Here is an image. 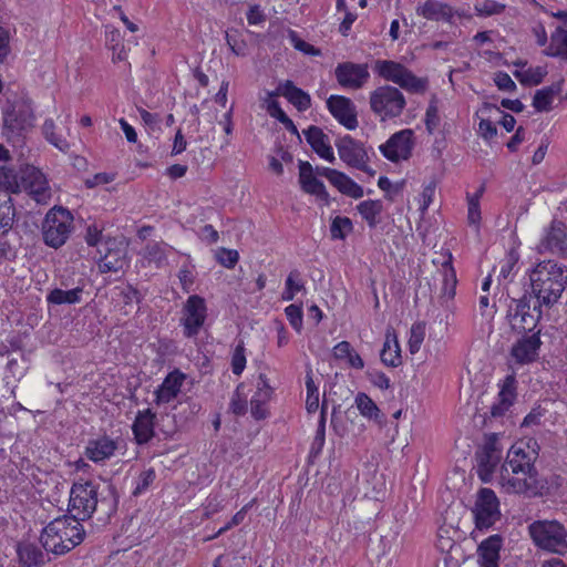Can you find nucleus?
<instances>
[{"mask_svg":"<svg viewBox=\"0 0 567 567\" xmlns=\"http://www.w3.org/2000/svg\"><path fill=\"white\" fill-rule=\"evenodd\" d=\"M238 259L239 255L237 250L221 248L217 252V260L226 268H234L235 265L238 262Z\"/></svg>","mask_w":567,"mask_h":567,"instance_id":"e2e57ef3","label":"nucleus"},{"mask_svg":"<svg viewBox=\"0 0 567 567\" xmlns=\"http://www.w3.org/2000/svg\"><path fill=\"white\" fill-rule=\"evenodd\" d=\"M516 400V379L507 375L501 386L496 401L492 404L489 415L492 419L503 417Z\"/></svg>","mask_w":567,"mask_h":567,"instance_id":"412c9836","label":"nucleus"},{"mask_svg":"<svg viewBox=\"0 0 567 567\" xmlns=\"http://www.w3.org/2000/svg\"><path fill=\"white\" fill-rule=\"evenodd\" d=\"M530 296L538 308L556 305L567 286L566 269L554 260L538 262L529 272Z\"/></svg>","mask_w":567,"mask_h":567,"instance_id":"7ed1b4c3","label":"nucleus"},{"mask_svg":"<svg viewBox=\"0 0 567 567\" xmlns=\"http://www.w3.org/2000/svg\"><path fill=\"white\" fill-rule=\"evenodd\" d=\"M534 313L532 311L525 312V316L522 315L519 319L511 322V327L518 332H533L536 329L540 318H542V308H538V305L534 306Z\"/></svg>","mask_w":567,"mask_h":567,"instance_id":"4c0bfd02","label":"nucleus"},{"mask_svg":"<svg viewBox=\"0 0 567 567\" xmlns=\"http://www.w3.org/2000/svg\"><path fill=\"white\" fill-rule=\"evenodd\" d=\"M106 44L113 51V62L126 60L127 54L121 40V33L117 29L113 28L106 31Z\"/></svg>","mask_w":567,"mask_h":567,"instance_id":"79ce46f5","label":"nucleus"},{"mask_svg":"<svg viewBox=\"0 0 567 567\" xmlns=\"http://www.w3.org/2000/svg\"><path fill=\"white\" fill-rule=\"evenodd\" d=\"M288 38L296 50L308 55L317 56L321 54V51L319 49L315 48L313 45L309 44L308 42L299 38L296 31L290 30L288 33Z\"/></svg>","mask_w":567,"mask_h":567,"instance_id":"4d7b16f0","label":"nucleus"},{"mask_svg":"<svg viewBox=\"0 0 567 567\" xmlns=\"http://www.w3.org/2000/svg\"><path fill=\"white\" fill-rule=\"evenodd\" d=\"M244 389V383L238 384L230 400L229 410L235 415H244L247 412V396Z\"/></svg>","mask_w":567,"mask_h":567,"instance_id":"3c124183","label":"nucleus"},{"mask_svg":"<svg viewBox=\"0 0 567 567\" xmlns=\"http://www.w3.org/2000/svg\"><path fill=\"white\" fill-rule=\"evenodd\" d=\"M181 324L186 338H196L207 318V307L205 299L198 295H192L187 298L182 309Z\"/></svg>","mask_w":567,"mask_h":567,"instance_id":"9b49d317","label":"nucleus"},{"mask_svg":"<svg viewBox=\"0 0 567 567\" xmlns=\"http://www.w3.org/2000/svg\"><path fill=\"white\" fill-rule=\"evenodd\" d=\"M477 457V474L483 482H488L502 458V450L496 434L489 435Z\"/></svg>","mask_w":567,"mask_h":567,"instance_id":"4468645a","label":"nucleus"},{"mask_svg":"<svg viewBox=\"0 0 567 567\" xmlns=\"http://www.w3.org/2000/svg\"><path fill=\"white\" fill-rule=\"evenodd\" d=\"M42 134L44 138L54 147L63 153L69 152L70 143L66 138L56 133V125L52 118H47L42 125Z\"/></svg>","mask_w":567,"mask_h":567,"instance_id":"58836bf2","label":"nucleus"},{"mask_svg":"<svg viewBox=\"0 0 567 567\" xmlns=\"http://www.w3.org/2000/svg\"><path fill=\"white\" fill-rule=\"evenodd\" d=\"M117 443L107 436L89 441L85 447V456L95 463L103 462L114 455Z\"/></svg>","mask_w":567,"mask_h":567,"instance_id":"bb28decb","label":"nucleus"},{"mask_svg":"<svg viewBox=\"0 0 567 567\" xmlns=\"http://www.w3.org/2000/svg\"><path fill=\"white\" fill-rule=\"evenodd\" d=\"M476 527L487 529L499 519V502L491 488H481L474 507Z\"/></svg>","mask_w":567,"mask_h":567,"instance_id":"ddd939ff","label":"nucleus"},{"mask_svg":"<svg viewBox=\"0 0 567 567\" xmlns=\"http://www.w3.org/2000/svg\"><path fill=\"white\" fill-rule=\"evenodd\" d=\"M73 229V216L63 207L51 208L42 223L45 245L52 248L63 246Z\"/></svg>","mask_w":567,"mask_h":567,"instance_id":"6e6552de","label":"nucleus"},{"mask_svg":"<svg viewBox=\"0 0 567 567\" xmlns=\"http://www.w3.org/2000/svg\"><path fill=\"white\" fill-rule=\"evenodd\" d=\"M518 260L519 254L515 249H511L506 254L505 258L502 259L499 262V277L503 279H507L512 275Z\"/></svg>","mask_w":567,"mask_h":567,"instance_id":"5fc2aeb1","label":"nucleus"},{"mask_svg":"<svg viewBox=\"0 0 567 567\" xmlns=\"http://www.w3.org/2000/svg\"><path fill=\"white\" fill-rule=\"evenodd\" d=\"M405 105V97L398 87L383 85L370 93V107L382 121L400 116Z\"/></svg>","mask_w":567,"mask_h":567,"instance_id":"1a4fd4ad","label":"nucleus"},{"mask_svg":"<svg viewBox=\"0 0 567 567\" xmlns=\"http://www.w3.org/2000/svg\"><path fill=\"white\" fill-rule=\"evenodd\" d=\"M561 92V82L554 83L549 86L536 91L533 99V106L538 112H548L555 97Z\"/></svg>","mask_w":567,"mask_h":567,"instance_id":"473e14b6","label":"nucleus"},{"mask_svg":"<svg viewBox=\"0 0 567 567\" xmlns=\"http://www.w3.org/2000/svg\"><path fill=\"white\" fill-rule=\"evenodd\" d=\"M305 290V284L301 279L299 270H291L286 279L285 289L281 295L284 301H290L295 298L296 293Z\"/></svg>","mask_w":567,"mask_h":567,"instance_id":"a19ab883","label":"nucleus"},{"mask_svg":"<svg viewBox=\"0 0 567 567\" xmlns=\"http://www.w3.org/2000/svg\"><path fill=\"white\" fill-rule=\"evenodd\" d=\"M246 367V355H245V347L244 342L240 341L233 353L231 357V371L236 375H240Z\"/></svg>","mask_w":567,"mask_h":567,"instance_id":"13d9d810","label":"nucleus"},{"mask_svg":"<svg viewBox=\"0 0 567 567\" xmlns=\"http://www.w3.org/2000/svg\"><path fill=\"white\" fill-rule=\"evenodd\" d=\"M354 404L362 416L373 420L378 424L383 423L384 416L381 410L368 394L359 392L355 395Z\"/></svg>","mask_w":567,"mask_h":567,"instance_id":"72a5a7b5","label":"nucleus"},{"mask_svg":"<svg viewBox=\"0 0 567 567\" xmlns=\"http://www.w3.org/2000/svg\"><path fill=\"white\" fill-rule=\"evenodd\" d=\"M528 534L539 549L564 556L567 554V530L558 520H535Z\"/></svg>","mask_w":567,"mask_h":567,"instance_id":"39448f33","label":"nucleus"},{"mask_svg":"<svg viewBox=\"0 0 567 567\" xmlns=\"http://www.w3.org/2000/svg\"><path fill=\"white\" fill-rule=\"evenodd\" d=\"M34 114L30 102L19 100L3 111V135L12 143L21 142L23 134L33 126Z\"/></svg>","mask_w":567,"mask_h":567,"instance_id":"0eeeda50","label":"nucleus"},{"mask_svg":"<svg viewBox=\"0 0 567 567\" xmlns=\"http://www.w3.org/2000/svg\"><path fill=\"white\" fill-rule=\"evenodd\" d=\"M303 135L311 148L321 158L330 163L336 162L333 150L330 145V138L320 127L311 125L307 130H303Z\"/></svg>","mask_w":567,"mask_h":567,"instance_id":"5701e85b","label":"nucleus"},{"mask_svg":"<svg viewBox=\"0 0 567 567\" xmlns=\"http://www.w3.org/2000/svg\"><path fill=\"white\" fill-rule=\"evenodd\" d=\"M156 474L153 468L143 471L136 482V486L133 491L134 495L144 493L155 481Z\"/></svg>","mask_w":567,"mask_h":567,"instance_id":"052dcab7","label":"nucleus"},{"mask_svg":"<svg viewBox=\"0 0 567 567\" xmlns=\"http://www.w3.org/2000/svg\"><path fill=\"white\" fill-rule=\"evenodd\" d=\"M247 20L248 23L251 25L260 24L266 21V14L261 10L260 6L254 4L249 7V10L247 12Z\"/></svg>","mask_w":567,"mask_h":567,"instance_id":"774afa93","label":"nucleus"},{"mask_svg":"<svg viewBox=\"0 0 567 567\" xmlns=\"http://www.w3.org/2000/svg\"><path fill=\"white\" fill-rule=\"evenodd\" d=\"M474 10L480 17H489L502 13L505 10V4L494 0H477Z\"/></svg>","mask_w":567,"mask_h":567,"instance_id":"603ef678","label":"nucleus"},{"mask_svg":"<svg viewBox=\"0 0 567 567\" xmlns=\"http://www.w3.org/2000/svg\"><path fill=\"white\" fill-rule=\"evenodd\" d=\"M502 538L493 535L483 540L478 546L480 567H498Z\"/></svg>","mask_w":567,"mask_h":567,"instance_id":"cd10ccee","label":"nucleus"},{"mask_svg":"<svg viewBox=\"0 0 567 567\" xmlns=\"http://www.w3.org/2000/svg\"><path fill=\"white\" fill-rule=\"evenodd\" d=\"M0 186L12 193H19L20 175L6 164L0 165Z\"/></svg>","mask_w":567,"mask_h":567,"instance_id":"49530a36","label":"nucleus"},{"mask_svg":"<svg viewBox=\"0 0 567 567\" xmlns=\"http://www.w3.org/2000/svg\"><path fill=\"white\" fill-rule=\"evenodd\" d=\"M416 13L427 20L452 22L455 11L440 0H425L416 8Z\"/></svg>","mask_w":567,"mask_h":567,"instance_id":"a878e982","label":"nucleus"},{"mask_svg":"<svg viewBox=\"0 0 567 567\" xmlns=\"http://www.w3.org/2000/svg\"><path fill=\"white\" fill-rule=\"evenodd\" d=\"M338 83L344 89H361L370 79L367 64L353 62L339 63L334 70Z\"/></svg>","mask_w":567,"mask_h":567,"instance_id":"dca6fc26","label":"nucleus"},{"mask_svg":"<svg viewBox=\"0 0 567 567\" xmlns=\"http://www.w3.org/2000/svg\"><path fill=\"white\" fill-rule=\"evenodd\" d=\"M467 220L470 225H474L478 228L481 221V208L477 198H468V212Z\"/></svg>","mask_w":567,"mask_h":567,"instance_id":"338daca9","label":"nucleus"},{"mask_svg":"<svg viewBox=\"0 0 567 567\" xmlns=\"http://www.w3.org/2000/svg\"><path fill=\"white\" fill-rule=\"evenodd\" d=\"M494 82L502 91L513 92L516 90V84L506 72L495 73Z\"/></svg>","mask_w":567,"mask_h":567,"instance_id":"0e129e2a","label":"nucleus"},{"mask_svg":"<svg viewBox=\"0 0 567 567\" xmlns=\"http://www.w3.org/2000/svg\"><path fill=\"white\" fill-rule=\"evenodd\" d=\"M105 254L99 260L101 272H117L127 265V248L116 240H109Z\"/></svg>","mask_w":567,"mask_h":567,"instance_id":"aec40b11","label":"nucleus"},{"mask_svg":"<svg viewBox=\"0 0 567 567\" xmlns=\"http://www.w3.org/2000/svg\"><path fill=\"white\" fill-rule=\"evenodd\" d=\"M530 311V297H528L527 295H524L523 297L518 298V299H512L509 305H508V309H507V313H506V318L508 320V322H513L515 321L516 319H519L522 315L525 316V312H529Z\"/></svg>","mask_w":567,"mask_h":567,"instance_id":"c03bdc74","label":"nucleus"},{"mask_svg":"<svg viewBox=\"0 0 567 567\" xmlns=\"http://www.w3.org/2000/svg\"><path fill=\"white\" fill-rule=\"evenodd\" d=\"M547 71L544 66L529 68L526 71H516L514 75L523 85H538L543 82Z\"/></svg>","mask_w":567,"mask_h":567,"instance_id":"37998d69","label":"nucleus"},{"mask_svg":"<svg viewBox=\"0 0 567 567\" xmlns=\"http://www.w3.org/2000/svg\"><path fill=\"white\" fill-rule=\"evenodd\" d=\"M85 537L81 522L63 515L50 522L42 530L40 542L48 553L64 555L80 545Z\"/></svg>","mask_w":567,"mask_h":567,"instance_id":"20e7f679","label":"nucleus"},{"mask_svg":"<svg viewBox=\"0 0 567 567\" xmlns=\"http://www.w3.org/2000/svg\"><path fill=\"white\" fill-rule=\"evenodd\" d=\"M84 290V282L81 280L76 287L71 289H52L48 296L47 301L49 305H75L82 301V293Z\"/></svg>","mask_w":567,"mask_h":567,"instance_id":"c85d7f7f","label":"nucleus"},{"mask_svg":"<svg viewBox=\"0 0 567 567\" xmlns=\"http://www.w3.org/2000/svg\"><path fill=\"white\" fill-rule=\"evenodd\" d=\"M539 333L540 330H537L530 336H523L513 343L511 358L515 363L524 365L533 363L538 359L542 346Z\"/></svg>","mask_w":567,"mask_h":567,"instance_id":"a211bd4d","label":"nucleus"},{"mask_svg":"<svg viewBox=\"0 0 567 567\" xmlns=\"http://www.w3.org/2000/svg\"><path fill=\"white\" fill-rule=\"evenodd\" d=\"M299 182L303 192L317 196L327 202L329 195L323 183L313 175V168L308 162L299 164Z\"/></svg>","mask_w":567,"mask_h":567,"instance_id":"393cba45","label":"nucleus"},{"mask_svg":"<svg viewBox=\"0 0 567 567\" xmlns=\"http://www.w3.org/2000/svg\"><path fill=\"white\" fill-rule=\"evenodd\" d=\"M17 551L20 567H42L44 565V554L34 544H21Z\"/></svg>","mask_w":567,"mask_h":567,"instance_id":"7c9ffc66","label":"nucleus"},{"mask_svg":"<svg viewBox=\"0 0 567 567\" xmlns=\"http://www.w3.org/2000/svg\"><path fill=\"white\" fill-rule=\"evenodd\" d=\"M19 192H25L38 204L47 205L51 197V188L44 174L34 166H25L20 172Z\"/></svg>","mask_w":567,"mask_h":567,"instance_id":"f8f14e48","label":"nucleus"},{"mask_svg":"<svg viewBox=\"0 0 567 567\" xmlns=\"http://www.w3.org/2000/svg\"><path fill=\"white\" fill-rule=\"evenodd\" d=\"M436 183L435 181L430 182L427 185L424 186L423 192L421 194L422 197V205L420 207L422 214H424L429 206L432 204L434 194H435Z\"/></svg>","mask_w":567,"mask_h":567,"instance_id":"69168bd1","label":"nucleus"},{"mask_svg":"<svg viewBox=\"0 0 567 567\" xmlns=\"http://www.w3.org/2000/svg\"><path fill=\"white\" fill-rule=\"evenodd\" d=\"M443 272V287L442 292L449 299L455 296V288L457 284L456 274L452 267V254H447V258L442 262Z\"/></svg>","mask_w":567,"mask_h":567,"instance_id":"e433bc0d","label":"nucleus"},{"mask_svg":"<svg viewBox=\"0 0 567 567\" xmlns=\"http://www.w3.org/2000/svg\"><path fill=\"white\" fill-rule=\"evenodd\" d=\"M339 157L348 166L360 169L370 176H374L375 171L369 166V151L364 144L354 140L350 135H346L336 141Z\"/></svg>","mask_w":567,"mask_h":567,"instance_id":"9d476101","label":"nucleus"},{"mask_svg":"<svg viewBox=\"0 0 567 567\" xmlns=\"http://www.w3.org/2000/svg\"><path fill=\"white\" fill-rule=\"evenodd\" d=\"M374 72L385 81L393 82L401 89L415 94L427 90L426 79L417 78L403 64L392 60H378L373 66Z\"/></svg>","mask_w":567,"mask_h":567,"instance_id":"423d86ee","label":"nucleus"},{"mask_svg":"<svg viewBox=\"0 0 567 567\" xmlns=\"http://www.w3.org/2000/svg\"><path fill=\"white\" fill-rule=\"evenodd\" d=\"M327 107L332 116L348 130H354L358 126L355 105L349 97L331 95L327 100Z\"/></svg>","mask_w":567,"mask_h":567,"instance_id":"6ab92c4d","label":"nucleus"},{"mask_svg":"<svg viewBox=\"0 0 567 567\" xmlns=\"http://www.w3.org/2000/svg\"><path fill=\"white\" fill-rule=\"evenodd\" d=\"M425 337V328L422 323H414L410 331V339H409V350L411 353H416L421 344L424 341Z\"/></svg>","mask_w":567,"mask_h":567,"instance_id":"6e6d98bb","label":"nucleus"},{"mask_svg":"<svg viewBox=\"0 0 567 567\" xmlns=\"http://www.w3.org/2000/svg\"><path fill=\"white\" fill-rule=\"evenodd\" d=\"M184 380L185 374L178 370L168 373L155 391L156 404H166L174 400L181 392Z\"/></svg>","mask_w":567,"mask_h":567,"instance_id":"b1692460","label":"nucleus"},{"mask_svg":"<svg viewBox=\"0 0 567 567\" xmlns=\"http://www.w3.org/2000/svg\"><path fill=\"white\" fill-rule=\"evenodd\" d=\"M412 136L413 132L411 130L396 132L384 144L380 145V152L386 159L394 163L408 159L413 147Z\"/></svg>","mask_w":567,"mask_h":567,"instance_id":"2eb2a0df","label":"nucleus"},{"mask_svg":"<svg viewBox=\"0 0 567 567\" xmlns=\"http://www.w3.org/2000/svg\"><path fill=\"white\" fill-rule=\"evenodd\" d=\"M425 127L429 134H433L440 125L437 99L435 95L430 100L429 106L425 112Z\"/></svg>","mask_w":567,"mask_h":567,"instance_id":"864d4df0","label":"nucleus"},{"mask_svg":"<svg viewBox=\"0 0 567 567\" xmlns=\"http://www.w3.org/2000/svg\"><path fill=\"white\" fill-rule=\"evenodd\" d=\"M358 212L370 227H375L378 224V216L382 212V204L380 200H364L358 205Z\"/></svg>","mask_w":567,"mask_h":567,"instance_id":"ea45409f","label":"nucleus"},{"mask_svg":"<svg viewBox=\"0 0 567 567\" xmlns=\"http://www.w3.org/2000/svg\"><path fill=\"white\" fill-rule=\"evenodd\" d=\"M547 56L560 58L567 61V30L557 27L550 35V43L544 50Z\"/></svg>","mask_w":567,"mask_h":567,"instance_id":"f704fd0d","label":"nucleus"},{"mask_svg":"<svg viewBox=\"0 0 567 567\" xmlns=\"http://www.w3.org/2000/svg\"><path fill=\"white\" fill-rule=\"evenodd\" d=\"M285 313L287 316V319L291 327L297 331L300 332L302 329V307L298 305H289L285 309Z\"/></svg>","mask_w":567,"mask_h":567,"instance_id":"bf43d9fd","label":"nucleus"},{"mask_svg":"<svg viewBox=\"0 0 567 567\" xmlns=\"http://www.w3.org/2000/svg\"><path fill=\"white\" fill-rule=\"evenodd\" d=\"M539 445L535 440L514 444L501 466L499 484L509 494H524L529 497L543 495L546 482L539 478L535 467Z\"/></svg>","mask_w":567,"mask_h":567,"instance_id":"f257e3e1","label":"nucleus"},{"mask_svg":"<svg viewBox=\"0 0 567 567\" xmlns=\"http://www.w3.org/2000/svg\"><path fill=\"white\" fill-rule=\"evenodd\" d=\"M118 495L112 484L103 486L92 481L76 482L70 491V516L81 520L92 517L97 512L104 518H110L117 511Z\"/></svg>","mask_w":567,"mask_h":567,"instance_id":"f03ea898","label":"nucleus"},{"mask_svg":"<svg viewBox=\"0 0 567 567\" xmlns=\"http://www.w3.org/2000/svg\"><path fill=\"white\" fill-rule=\"evenodd\" d=\"M307 400L306 408L309 413H315L319 409V389L315 384L312 371L306 374Z\"/></svg>","mask_w":567,"mask_h":567,"instance_id":"09e8293b","label":"nucleus"},{"mask_svg":"<svg viewBox=\"0 0 567 567\" xmlns=\"http://www.w3.org/2000/svg\"><path fill=\"white\" fill-rule=\"evenodd\" d=\"M279 93L293 104L298 111H306L311 106L310 95L297 87L292 81L287 80L280 83Z\"/></svg>","mask_w":567,"mask_h":567,"instance_id":"c756f323","label":"nucleus"},{"mask_svg":"<svg viewBox=\"0 0 567 567\" xmlns=\"http://www.w3.org/2000/svg\"><path fill=\"white\" fill-rule=\"evenodd\" d=\"M539 252H549L557 256L567 255V227L564 223L554 220L538 245Z\"/></svg>","mask_w":567,"mask_h":567,"instance_id":"f3484780","label":"nucleus"},{"mask_svg":"<svg viewBox=\"0 0 567 567\" xmlns=\"http://www.w3.org/2000/svg\"><path fill=\"white\" fill-rule=\"evenodd\" d=\"M353 230V224L349 217L337 216L332 219L330 235L332 239L343 240Z\"/></svg>","mask_w":567,"mask_h":567,"instance_id":"de8ad7c7","label":"nucleus"},{"mask_svg":"<svg viewBox=\"0 0 567 567\" xmlns=\"http://www.w3.org/2000/svg\"><path fill=\"white\" fill-rule=\"evenodd\" d=\"M165 244L159 243H148L144 248V258L147 259L150 262H153L156 265V267H162L164 262L166 261V251H165Z\"/></svg>","mask_w":567,"mask_h":567,"instance_id":"a18cd8bd","label":"nucleus"},{"mask_svg":"<svg viewBox=\"0 0 567 567\" xmlns=\"http://www.w3.org/2000/svg\"><path fill=\"white\" fill-rule=\"evenodd\" d=\"M331 184L337 187L339 192L352 198L358 199L363 196V188L342 172L337 171Z\"/></svg>","mask_w":567,"mask_h":567,"instance_id":"c9c22d12","label":"nucleus"},{"mask_svg":"<svg viewBox=\"0 0 567 567\" xmlns=\"http://www.w3.org/2000/svg\"><path fill=\"white\" fill-rule=\"evenodd\" d=\"M380 357L388 367L396 368L401 364V349L394 333H386Z\"/></svg>","mask_w":567,"mask_h":567,"instance_id":"2f4dec72","label":"nucleus"},{"mask_svg":"<svg viewBox=\"0 0 567 567\" xmlns=\"http://www.w3.org/2000/svg\"><path fill=\"white\" fill-rule=\"evenodd\" d=\"M272 394V388L268 384V380L265 374H259L257 382V390L251 399H258L261 402H268Z\"/></svg>","mask_w":567,"mask_h":567,"instance_id":"680f3d73","label":"nucleus"},{"mask_svg":"<svg viewBox=\"0 0 567 567\" xmlns=\"http://www.w3.org/2000/svg\"><path fill=\"white\" fill-rule=\"evenodd\" d=\"M16 209L10 196L0 204V231L6 233L13 225Z\"/></svg>","mask_w":567,"mask_h":567,"instance_id":"8fccbe9b","label":"nucleus"},{"mask_svg":"<svg viewBox=\"0 0 567 567\" xmlns=\"http://www.w3.org/2000/svg\"><path fill=\"white\" fill-rule=\"evenodd\" d=\"M156 413L151 409L138 411L132 431L137 444L143 445L148 443L154 437Z\"/></svg>","mask_w":567,"mask_h":567,"instance_id":"4be33fe9","label":"nucleus"}]
</instances>
